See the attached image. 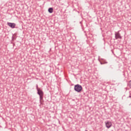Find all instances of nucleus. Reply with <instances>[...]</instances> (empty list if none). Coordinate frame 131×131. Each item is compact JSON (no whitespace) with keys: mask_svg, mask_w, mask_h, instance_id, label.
Segmentation results:
<instances>
[{"mask_svg":"<svg viewBox=\"0 0 131 131\" xmlns=\"http://www.w3.org/2000/svg\"><path fill=\"white\" fill-rule=\"evenodd\" d=\"M115 38L116 39H118V38H119L120 39H121L122 37L121 35H120V33H119V31H118L117 32H115Z\"/></svg>","mask_w":131,"mask_h":131,"instance_id":"obj_3","label":"nucleus"},{"mask_svg":"<svg viewBox=\"0 0 131 131\" xmlns=\"http://www.w3.org/2000/svg\"><path fill=\"white\" fill-rule=\"evenodd\" d=\"M74 91L77 93H81L82 91V86L79 84H77L74 86Z\"/></svg>","mask_w":131,"mask_h":131,"instance_id":"obj_2","label":"nucleus"},{"mask_svg":"<svg viewBox=\"0 0 131 131\" xmlns=\"http://www.w3.org/2000/svg\"><path fill=\"white\" fill-rule=\"evenodd\" d=\"M16 39H17V34L16 33H14L12 35V40H16Z\"/></svg>","mask_w":131,"mask_h":131,"instance_id":"obj_6","label":"nucleus"},{"mask_svg":"<svg viewBox=\"0 0 131 131\" xmlns=\"http://www.w3.org/2000/svg\"><path fill=\"white\" fill-rule=\"evenodd\" d=\"M48 12L50 14H52V13H53V12H54V8H53L52 7L49 8L48 9Z\"/></svg>","mask_w":131,"mask_h":131,"instance_id":"obj_7","label":"nucleus"},{"mask_svg":"<svg viewBox=\"0 0 131 131\" xmlns=\"http://www.w3.org/2000/svg\"><path fill=\"white\" fill-rule=\"evenodd\" d=\"M37 94L39 96V103L40 105L42 104V102H43V91H42V90L41 89H38L37 90Z\"/></svg>","mask_w":131,"mask_h":131,"instance_id":"obj_1","label":"nucleus"},{"mask_svg":"<svg viewBox=\"0 0 131 131\" xmlns=\"http://www.w3.org/2000/svg\"><path fill=\"white\" fill-rule=\"evenodd\" d=\"M128 85L129 86V87H130V89H131V80H130V81H129V83H128Z\"/></svg>","mask_w":131,"mask_h":131,"instance_id":"obj_10","label":"nucleus"},{"mask_svg":"<svg viewBox=\"0 0 131 131\" xmlns=\"http://www.w3.org/2000/svg\"><path fill=\"white\" fill-rule=\"evenodd\" d=\"M14 40H11V43H12V45H13V46H15V43L13 42Z\"/></svg>","mask_w":131,"mask_h":131,"instance_id":"obj_11","label":"nucleus"},{"mask_svg":"<svg viewBox=\"0 0 131 131\" xmlns=\"http://www.w3.org/2000/svg\"><path fill=\"white\" fill-rule=\"evenodd\" d=\"M102 62H100V64L103 65V64H107L108 62L105 60L104 59H102Z\"/></svg>","mask_w":131,"mask_h":131,"instance_id":"obj_8","label":"nucleus"},{"mask_svg":"<svg viewBox=\"0 0 131 131\" xmlns=\"http://www.w3.org/2000/svg\"><path fill=\"white\" fill-rule=\"evenodd\" d=\"M105 123L107 128H110L112 126V123L109 121H105Z\"/></svg>","mask_w":131,"mask_h":131,"instance_id":"obj_4","label":"nucleus"},{"mask_svg":"<svg viewBox=\"0 0 131 131\" xmlns=\"http://www.w3.org/2000/svg\"><path fill=\"white\" fill-rule=\"evenodd\" d=\"M36 89L37 91H38V90H40V88H38V85H37V84L36 85Z\"/></svg>","mask_w":131,"mask_h":131,"instance_id":"obj_9","label":"nucleus"},{"mask_svg":"<svg viewBox=\"0 0 131 131\" xmlns=\"http://www.w3.org/2000/svg\"><path fill=\"white\" fill-rule=\"evenodd\" d=\"M7 25L11 28H15L16 27V24L14 23H7Z\"/></svg>","mask_w":131,"mask_h":131,"instance_id":"obj_5","label":"nucleus"}]
</instances>
